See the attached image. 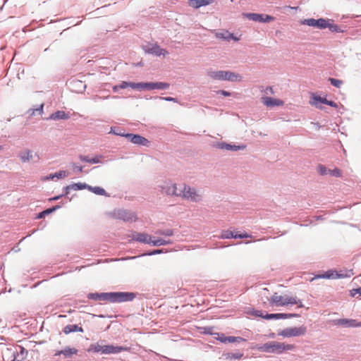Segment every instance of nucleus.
I'll return each instance as SVG.
<instances>
[{"label": "nucleus", "instance_id": "nucleus-46", "mask_svg": "<svg viewBox=\"0 0 361 361\" xmlns=\"http://www.w3.org/2000/svg\"><path fill=\"white\" fill-rule=\"evenodd\" d=\"M330 22L331 21L329 22V26H327L326 28H329L331 32H339L341 31L339 27L336 24L331 23Z\"/></svg>", "mask_w": 361, "mask_h": 361}, {"label": "nucleus", "instance_id": "nucleus-61", "mask_svg": "<svg viewBox=\"0 0 361 361\" xmlns=\"http://www.w3.org/2000/svg\"><path fill=\"white\" fill-rule=\"evenodd\" d=\"M254 315L257 316V317H262L263 318V314L262 313V312L260 311H255L254 312Z\"/></svg>", "mask_w": 361, "mask_h": 361}, {"label": "nucleus", "instance_id": "nucleus-42", "mask_svg": "<svg viewBox=\"0 0 361 361\" xmlns=\"http://www.w3.org/2000/svg\"><path fill=\"white\" fill-rule=\"evenodd\" d=\"M217 337L216 339L223 343H231V336H226L224 334H216Z\"/></svg>", "mask_w": 361, "mask_h": 361}, {"label": "nucleus", "instance_id": "nucleus-30", "mask_svg": "<svg viewBox=\"0 0 361 361\" xmlns=\"http://www.w3.org/2000/svg\"><path fill=\"white\" fill-rule=\"evenodd\" d=\"M173 243V241L170 239L166 240L164 238H157L154 240L151 239L150 245L153 246H161V245H171Z\"/></svg>", "mask_w": 361, "mask_h": 361}, {"label": "nucleus", "instance_id": "nucleus-57", "mask_svg": "<svg viewBox=\"0 0 361 361\" xmlns=\"http://www.w3.org/2000/svg\"><path fill=\"white\" fill-rule=\"evenodd\" d=\"M217 94H220L224 97H229L231 94V92L226 90H219L217 91Z\"/></svg>", "mask_w": 361, "mask_h": 361}, {"label": "nucleus", "instance_id": "nucleus-25", "mask_svg": "<svg viewBox=\"0 0 361 361\" xmlns=\"http://www.w3.org/2000/svg\"><path fill=\"white\" fill-rule=\"evenodd\" d=\"M18 157L23 163H27L34 157L33 153L30 149H25L18 154Z\"/></svg>", "mask_w": 361, "mask_h": 361}, {"label": "nucleus", "instance_id": "nucleus-29", "mask_svg": "<svg viewBox=\"0 0 361 361\" xmlns=\"http://www.w3.org/2000/svg\"><path fill=\"white\" fill-rule=\"evenodd\" d=\"M104 341H102L100 343H92L90 345L87 349L88 352H94V353H100L101 354H104V345H102Z\"/></svg>", "mask_w": 361, "mask_h": 361}, {"label": "nucleus", "instance_id": "nucleus-60", "mask_svg": "<svg viewBox=\"0 0 361 361\" xmlns=\"http://www.w3.org/2000/svg\"><path fill=\"white\" fill-rule=\"evenodd\" d=\"M327 105L336 108L338 106L337 104L333 101L328 100Z\"/></svg>", "mask_w": 361, "mask_h": 361}, {"label": "nucleus", "instance_id": "nucleus-40", "mask_svg": "<svg viewBox=\"0 0 361 361\" xmlns=\"http://www.w3.org/2000/svg\"><path fill=\"white\" fill-rule=\"evenodd\" d=\"M59 208H60L59 205H56V206H54V207H53L51 208H49L47 209H45V210H44L43 212H42L41 213L39 214L38 218H42L45 215L49 214L52 213L53 212L56 211V209H58Z\"/></svg>", "mask_w": 361, "mask_h": 361}, {"label": "nucleus", "instance_id": "nucleus-4", "mask_svg": "<svg viewBox=\"0 0 361 361\" xmlns=\"http://www.w3.org/2000/svg\"><path fill=\"white\" fill-rule=\"evenodd\" d=\"M111 215L114 219H120L125 222L132 223L137 220V216L135 212L123 209L114 210Z\"/></svg>", "mask_w": 361, "mask_h": 361}, {"label": "nucleus", "instance_id": "nucleus-37", "mask_svg": "<svg viewBox=\"0 0 361 361\" xmlns=\"http://www.w3.org/2000/svg\"><path fill=\"white\" fill-rule=\"evenodd\" d=\"M173 233H174L173 230L170 229V228L165 229V230L159 229L155 231V234L159 235H164V236H166V237L172 236L173 235Z\"/></svg>", "mask_w": 361, "mask_h": 361}, {"label": "nucleus", "instance_id": "nucleus-24", "mask_svg": "<svg viewBox=\"0 0 361 361\" xmlns=\"http://www.w3.org/2000/svg\"><path fill=\"white\" fill-rule=\"evenodd\" d=\"M90 300L109 301V293H91L87 295Z\"/></svg>", "mask_w": 361, "mask_h": 361}, {"label": "nucleus", "instance_id": "nucleus-32", "mask_svg": "<svg viewBox=\"0 0 361 361\" xmlns=\"http://www.w3.org/2000/svg\"><path fill=\"white\" fill-rule=\"evenodd\" d=\"M245 16L250 20L262 23V18L264 17V15L259 14V13H245Z\"/></svg>", "mask_w": 361, "mask_h": 361}, {"label": "nucleus", "instance_id": "nucleus-55", "mask_svg": "<svg viewBox=\"0 0 361 361\" xmlns=\"http://www.w3.org/2000/svg\"><path fill=\"white\" fill-rule=\"evenodd\" d=\"M72 166H73V169L75 170L77 172H78V173L82 172L83 167L82 166H78L75 164H73Z\"/></svg>", "mask_w": 361, "mask_h": 361}, {"label": "nucleus", "instance_id": "nucleus-33", "mask_svg": "<svg viewBox=\"0 0 361 361\" xmlns=\"http://www.w3.org/2000/svg\"><path fill=\"white\" fill-rule=\"evenodd\" d=\"M224 356L226 360H240L243 357V353L240 352L236 353H227L224 354Z\"/></svg>", "mask_w": 361, "mask_h": 361}, {"label": "nucleus", "instance_id": "nucleus-7", "mask_svg": "<svg viewBox=\"0 0 361 361\" xmlns=\"http://www.w3.org/2000/svg\"><path fill=\"white\" fill-rule=\"evenodd\" d=\"M307 328L305 326L288 327L283 329L279 333V336L284 338H290L303 336L306 334Z\"/></svg>", "mask_w": 361, "mask_h": 361}, {"label": "nucleus", "instance_id": "nucleus-3", "mask_svg": "<svg viewBox=\"0 0 361 361\" xmlns=\"http://www.w3.org/2000/svg\"><path fill=\"white\" fill-rule=\"evenodd\" d=\"M178 195L179 197L192 202H200L203 199V195L198 189L186 184L182 185L179 188Z\"/></svg>", "mask_w": 361, "mask_h": 361}, {"label": "nucleus", "instance_id": "nucleus-27", "mask_svg": "<svg viewBox=\"0 0 361 361\" xmlns=\"http://www.w3.org/2000/svg\"><path fill=\"white\" fill-rule=\"evenodd\" d=\"M216 36L219 39H225L226 41H230L231 39H233L235 41H238V39L235 37L233 33H230L228 31H223L221 32H217Z\"/></svg>", "mask_w": 361, "mask_h": 361}, {"label": "nucleus", "instance_id": "nucleus-22", "mask_svg": "<svg viewBox=\"0 0 361 361\" xmlns=\"http://www.w3.org/2000/svg\"><path fill=\"white\" fill-rule=\"evenodd\" d=\"M70 118V116L68 113H66L63 111H56V112L51 114L48 119L49 120H67Z\"/></svg>", "mask_w": 361, "mask_h": 361}, {"label": "nucleus", "instance_id": "nucleus-44", "mask_svg": "<svg viewBox=\"0 0 361 361\" xmlns=\"http://www.w3.org/2000/svg\"><path fill=\"white\" fill-rule=\"evenodd\" d=\"M329 81L330 82V83L337 87V88H340L341 86L343 84V81L341 80H338V79H336V78H329Z\"/></svg>", "mask_w": 361, "mask_h": 361}, {"label": "nucleus", "instance_id": "nucleus-59", "mask_svg": "<svg viewBox=\"0 0 361 361\" xmlns=\"http://www.w3.org/2000/svg\"><path fill=\"white\" fill-rule=\"evenodd\" d=\"M162 252H163L162 250H155L153 252L149 253L148 255H157V254H160V253H162Z\"/></svg>", "mask_w": 361, "mask_h": 361}, {"label": "nucleus", "instance_id": "nucleus-19", "mask_svg": "<svg viewBox=\"0 0 361 361\" xmlns=\"http://www.w3.org/2000/svg\"><path fill=\"white\" fill-rule=\"evenodd\" d=\"M249 235L245 233V234H237L234 233L233 232L231 231H224L221 233V235H220V238L221 239H229V238H248Z\"/></svg>", "mask_w": 361, "mask_h": 361}, {"label": "nucleus", "instance_id": "nucleus-53", "mask_svg": "<svg viewBox=\"0 0 361 361\" xmlns=\"http://www.w3.org/2000/svg\"><path fill=\"white\" fill-rule=\"evenodd\" d=\"M274 18V17L269 16V15H264V17L262 18V23H268L271 20H273Z\"/></svg>", "mask_w": 361, "mask_h": 361}, {"label": "nucleus", "instance_id": "nucleus-12", "mask_svg": "<svg viewBox=\"0 0 361 361\" xmlns=\"http://www.w3.org/2000/svg\"><path fill=\"white\" fill-rule=\"evenodd\" d=\"M126 138H128L132 143L139 145L148 147L149 145V141L137 134L127 133Z\"/></svg>", "mask_w": 361, "mask_h": 361}, {"label": "nucleus", "instance_id": "nucleus-36", "mask_svg": "<svg viewBox=\"0 0 361 361\" xmlns=\"http://www.w3.org/2000/svg\"><path fill=\"white\" fill-rule=\"evenodd\" d=\"M43 108H44V104H42L39 105V107H37L36 109H30L27 111V114H29L30 116H35L36 114H38L39 115H42L43 114Z\"/></svg>", "mask_w": 361, "mask_h": 361}, {"label": "nucleus", "instance_id": "nucleus-48", "mask_svg": "<svg viewBox=\"0 0 361 361\" xmlns=\"http://www.w3.org/2000/svg\"><path fill=\"white\" fill-rule=\"evenodd\" d=\"M318 172L320 175L322 176H324V175H326L329 173L328 172V170L326 166H323V165H319L318 166Z\"/></svg>", "mask_w": 361, "mask_h": 361}, {"label": "nucleus", "instance_id": "nucleus-49", "mask_svg": "<svg viewBox=\"0 0 361 361\" xmlns=\"http://www.w3.org/2000/svg\"><path fill=\"white\" fill-rule=\"evenodd\" d=\"M72 82H73L80 90H84L86 87L84 82L80 80H74Z\"/></svg>", "mask_w": 361, "mask_h": 361}, {"label": "nucleus", "instance_id": "nucleus-6", "mask_svg": "<svg viewBox=\"0 0 361 361\" xmlns=\"http://www.w3.org/2000/svg\"><path fill=\"white\" fill-rule=\"evenodd\" d=\"M170 84L164 82H136L135 90H166Z\"/></svg>", "mask_w": 361, "mask_h": 361}, {"label": "nucleus", "instance_id": "nucleus-38", "mask_svg": "<svg viewBox=\"0 0 361 361\" xmlns=\"http://www.w3.org/2000/svg\"><path fill=\"white\" fill-rule=\"evenodd\" d=\"M353 275V270H348L345 272L340 271L339 273L336 271V279H344L350 278Z\"/></svg>", "mask_w": 361, "mask_h": 361}, {"label": "nucleus", "instance_id": "nucleus-17", "mask_svg": "<svg viewBox=\"0 0 361 361\" xmlns=\"http://www.w3.org/2000/svg\"><path fill=\"white\" fill-rule=\"evenodd\" d=\"M224 80L229 82H240L243 80V77L238 73L230 71H225Z\"/></svg>", "mask_w": 361, "mask_h": 361}, {"label": "nucleus", "instance_id": "nucleus-51", "mask_svg": "<svg viewBox=\"0 0 361 361\" xmlns=\"http://www.w3.org/2000/svg\"><path fill=\"white\" fill-rule=\"evenodd\" d=\"M259 88H260L261 92H264L267 94H273L274 93L273 88L271 87H267L264 90V89L262 90V87H260Z\"/></svg>", "mask_w": 361, "mask_h": 361}, {"label": "nucleus", "instance_id": "nucleus-47", "mask_svg": "<svg viewBox=\"0 0 361 361\" xmlns=\"http://www.w3.org/2000/svg\"><path fill=\"white\" fill-rule=\"evenodd\" d=\"M230 340H231V343H240L246 341V339H245L242 337H240V336H231Z\"/></svg>", "mask_w": 361, "mask_h": 361}, {"label": "nucleus", "instance_id": "nucleus-62", "mask_svg": "<svg viewBox=\"0 0 361 361\" xmlns=\"http://www.w3.org/2000/svg\"><path fill=\"white\" fill-rule=\"evenodd\" d=\"M355 327H361V322H358L356 319H355L354 322V328Z\"/></svg>", "mask_w": 361, "mask_h": 361}, {"label": "nucleus", "instance_id": "nucleus-45", "mask_svg": "<svg viewBox=\"0 0 361 361\" xmlns=\"http://www.w3.org/2000/svg\"><path fill=\"white\" fill-rule=\"evenodd\" d=\"M329 173L332 176L334 177H341V171L338 169H329L328 170Z\"/></svg>", "mask_w": 361, "mask_h": 361}, {"label": "nucleus", "instance_id": "nucleus-64", "mask_svg": "<svg viewBox=\"0 0 361 361\" xmlns=\"http://www.w3.org/2000/svg\"><path fill=\"white\" fill-rule=\"evenodd\" d=\"M62 197L61 195H58V196H56L54 197H52V198H50L49 200L52 201V200H59V198H61Z\"/></svg>", "mask_w": 361, "mask_h": 361}, {"label": "nucleus", "instance_id": "nucleus-54", "mask_svg": "<svg viewBox=\"0 0 361 361\" xmlns=\"http://www.w3.org/2000/svg\"><path fill=\"white\" fill-rule=\"evenodd\" d=\"M79 159L81 161L91 164V158L87 156L80 155Z\"/></svg>", "mask_w": 361, "mask_h": 361}, {"label": "nucleus", "instance_id": "nucleus-8", "mask_svg": "<svg viewBox=\"0 0 361 361\" xmlns=\"http://www.w3.org/2000/svg\"><path fill=\"white\" fill-rule=\"evenodd\" d=\"M329 21H331V20L325 18H307L302 20L301 24L306 25L313 27H317L319 29H325L327 27V26H329Z\"/></svg>", "mask_w": 361, "mask_h": 361}, {"label": "nucleus", "instance_id": "nucleus-41", "mask_svg": "<svg viewBox=\"0 0 361 361\" xmlns=\"http://www.w3.org/2000/svg\"><path fill=\"white\" fill-rule=\"evenodd\" d=\"M109 133L114 134L116 135H118L121 137H126V134L124 132H122L121 130H120L118 128L116 127H111L109 131Z\"/></svg>", "mask_w": 361, "mask_h": 361}, {"label": "nucleus", "instance_id": "nucleus-43", "mask_svg": "<svg viewBox=\"0 0 361 361\" xmlns=\"http://www.w3.org/2000/svg\"><path fill=\"white\" fill-rule=\"evenodd\" d=\"M136 82L123 81L119 87L121 89H126L127 87H131L135 90Z\"/></svg>", "mask_w": 361, "mask_h": 361}, {"label": "nucleus", "instance_id": "nucleus-5", "mask_svg": "<svg viewBox=\"0 0 361 361\" xmlns=\"http://www.w3.org/2000/svg\"><path fill=\"white\" fill-rule=\"evenodd\" d=\"M135 294L130 292H111L109 293V301L111 302H123L132 301Z\"/></svg>", "mask_w": 361, "mask_h": 361}, {"label": "nucleus", "instance_id": "nucleus-23", "mask_svg": "<svg viewBox=\"0 0 361 361\" xmlns=\"http://www.w3.org/2000/svg\"><path fill=\"white\" fill-rule=\"evenodd\" d=\"M312 99V101L310 102L311 104L319 109H322V104H327L328 103V100L325 97L320 96L313 95Z\"/></svg>", "mask_w": 361, "mask_h": 361}, {"label": "nucleus", "instance_id": "nucleus-28", "mask_svg": "<svg viewBox=\"0 0 361 361\" xmlns=\"http://www.w3.org/2000/svg\"><path fill=\"white\" fill-rule=\"evenodd\" d=\"M83 332V329L81 326H79L77 324H68L66 325L63 329V332L65 334H68L73 332Z\"/></svg>", "mask_w": 361, "mask_h": 361}, {"label": "nucleus", "instance_id": "nucleus-52", "mask_svg": "<svg viewBox=\"0 0 361 361\" xmlns=\"http://www.w3.org/2000/svg\"><path fill=\"white\" fill-rule=\"evenodd\" d=\"M103 157L99 155V156H96L93 158H91V164H98V163H101V159Z\"/></svg>", "mask_w": 361, "mask_h": 361}, {"label": "nucleus", "instance_id": "nucleus-2", "mask_svg": "<svg viewBox=\"0 0 361 361\" xmlns=\"http://www.w3.org/2000/svg\"><path fill=\"white\" fill-rule=\"evenodd\" d=\"M269 300L271 306L284 307L289 305H297L298 307H303L301 300L296 297H290L286 295H281L276 293H275Z\"/></svg>", "mask_w": 361, "mask_h": 361}, {"label": "nucleus", "instance_id": "nucleus-34", "mask_svg": "<svg viewBox=\"0 0 361 361\" xmlns=\"http://www.w3.org/2000/svg\"><path fill=\"white\" fill-rule=\"evenodd\" d=\"M68 176L67 172L66 171H59L56 172L55 173H51L48 176L45 178L46 180H52L54 178H63Z\"/></svg>", "mask_w": 361, "mask_h": 361}, {"label": "nucleus", "instance_id": "nucleus-16", "mask_svg": "<svg viewBox=\"0 0 361 361\" xmlns=\"http://www.w3.org/2000/svg\"><path fill=\"white\" fill-rule=\"evenodd\" d=\"M262 102L267 107L279 106L283 105V102L279 99H275L269 97H262Z\"/></svg>", "mask_w": 361, "mask_h": 361}, {"label": "nucleus", "instance_id": "nucleus-63", "mask_svg": "<svg viewBox=\"0 0 361 361\" xmlns=\"http://www.w3.org/2000/svg\"><path fill=\"white\" fill-rule=\"evenodd\" d=\"M121 89L120 87H119V85H114L112 87V90L114 92H116L118 91V90Z\"/></svg>", "mask_w": 361, "mask_h": 361}, {"label": "nucleus", "instance_id": "nucleus-11", "mask_svg": "<svg viewBox=\"0 0 361 361\" xmlns=\"http://www.w3.org/2000/svg\"><path fill=\"white\" fill-rule=\"evenodd\" d=\"M129 237V241H137L142 243L149 244L151 243L152 236L145 233L133 232Z\"/></svg>", "mask_w": 361, "mask_h": 361}, {"label": "nucleus", "instance_id": "nucleus-56", "mask_svg": "<svg viewBox=\"0 0 361 361\" xmlns=\"http://www.w3.org/2000/svg\"><path fill=\"white\" fill-rule=\"evenodd\" d=\"M71 190H72V188L71 187V185L66 186L63 188V193L61 194L62 197L67 195L69 193Z\"/></svg>", "mask_w": 361, "mask_h": 361}, {"label": "nucleus", "instance_id": "nucleus-21", "mask_svg": "<svg viewBox=\"0 0 361 361\" xmlns=\"http://www.w3.org/2000/svg\"><path fill=\"white\" fill-rule=\"evenodd\" d=\"M214 0H188V5L194 8H199L201 6L212 4Z\"/></svg>", "mask_w": 361, "mask_h": 361}, {"label": "nucleus", "instance_id": "nucleus-31", "mask_svg": "<svg viewBox=\"0 0 361 361\" xmlns=\"http://www.w3.org/2000/svg\"><path fill=\"white\" fill-rule=\"evenodd\" d=\"M317 279H336V271L329 270L323 274H317L314 277H313L311 279V281H313Z\"/></svg>", "mask_w": 361, "mask_h": 361}, {"label": "nucleus", "instance_id": "nucleus-10", "mask_svg": "<svg viewBox=\"0 0 361 361\" xmlns=\"http://www.w3.org/2000/svg\"><path fill=\"white\" fill-rule=\"evenodd\" d=\"M161 192L171 196L179 197V189L177 185L171 181H166L160 185Z\"/></svg>", "mask_w": 361, "mask_h": 361}, {"label": "nucleus", "instance_id": "nucleus-18", "mask_svg": "<svg viewBox=\"0 0 361 361\" xmlns=\"http://www.w3.org/2000/svg\"><path fill=\"white\" fill-rule=\"evenodd\" d=\"M354 322L353 319H334L332 323L334 325L341 326L345 328L354 327Z\"/></svg>", "mask_w": 361, "mask_h": 361}, {"label": "nucleus", "instance_id": "nucleus-35", "mask_svg": "<svg viewBox=\"0 0 361 361\" xmlns=\"http://www.w3.org/2000/svg\"><path fill=\"white\" fill-rule=\"evenodd\" d=\"M88 190H90L98 195L108 196L105 190L99 186L92 187V186L89 185Z\"/></svg>", "mask_w": 361, "mask_h": 361}, {"label": "nucleus", "instance_id": "nucleus-1", "mask_svg": "<svg viewBox=\"0 0 361 361\" xmlns=\"http://www.w3.org/2000/svg\"><path fill=\"white\" fill-rule=\"evenodd\" d=\"M295 346L293 344H286L277 341H270L259 346L257 349L267 353L281 354L284 351L293 350Z\"/></svg>", "mask_w": 361, "mask_h": 361}, {"label": "nucleus", "instance_id": "nucleus-15", "mask_svg": "<svg viewBox=\"0 0 361 361\" xmlns=\"http://www.w3.org/2000/svg\"><path fill=\"white\" fill-rule=\"evenodd\" d=\"M129 348L114 345H105L104 349V355L118 354L123 351L129 350Z\"/></svg>", "mask_w": 361, "mask_h": 361}, {"label": "nucleus", "instance_id": "nucleus-50", "mask_svg": "<svg viewBox=\"0 0 361 361\" xmlns=\"http://www.w3.org/2000/svg\"><path fill=\"white\" fill-rule=\"evenodd\" d=\"M158 97H156L155 99H157ZM159 99L167 101V102H178V99L175 97H159Z\"/></svg>", "mask_w": 361, "mask_h": 361}, {"label": "nucleus", "instance_id": "nucleus-39", "mask_svg": "<svg viewBox=\"0 0 361 361\" xmlns=\"http://www.w3.org/2000/svg\"><path fill=\"white\" fill-rule=\"evenodd\" d=\"M71 187L72 188V190H83V189L88 190L89 185H87L86 183H76L71 184Z\"/></svg>", "mask_w": 361, "mask_h": 361}, {"label": "nucleus", "instance_id": "nucleus-20", "mask_svg": "<svg viewBox=\"0 0 361 361\" xmlns=\"http://www.w3.org/2000/svg\"><path fill=\"white\" fill-rule=\"evenodd\" d=\"M224 71H225L208 70L207 75L212 80L224 81Z\"/></svg>", "mask_w": 361, "mask_h": 361}, {"label": "nucleus", "instance_id": "nucleus-58", "mask_svg": "<svg viewBox=\"0 0 361 361\" xmlns=\"http://www.w3.org/2000/svg\"><path fill=\"white\" fill-rule=\"evenodd\" d=\"M355 293H358L360 295H361V287L352 290V296H355Z\"/></svg>", "mask_w": 361, "mask_h": 361}, {"label": "nucleus", "instance_id": "nucleus-26", "mask_svg": "<svg viewBox=\"0 0 361 361\" xmlns=\"http://www.w3.org/2000/svg\"><path fill=\"white\" fill-rule=\"evenodd\" d=\"M78 350L74 348H65L63 350H58L55 353V356L63 355L65 357H71L73 355H76Z\"/></svg>", "mask_w": 361, "mask_h": 361}, {"label": "nucleus", "instance_id": "nucleus-9", "mask_svg": "<svg viewBox=\"0 0 361 361\" xmlns=\"http://www.w3.org/2000/svg\"><path fill=\"white\" fill-rule=\"evenodd\" d=\"M142 49L145 53L154 55L157 56H165L169 54V52L166 49L161 48L157 44H147L145 46H143Z\"/></svg>", "mask_w": 361, "mask_h": 361}, {"label": "nucleus", "instance_id": "nucleus-14", "mask_svg": "<svg viewBox=\"0 0 361 361\" xmlns=\"http://www.w3.org/2000/svg\"><path fill=\"white\" fill-rule=\"evenodd\" d=\"M216 147L221 149H225L228 151L236 152L239 150H243L246 148V145L244 144L241 145H233L226 142H219Z\"/></svg>", "mask_w": 361, "mask_h": 361}, {"label": "nucleus", "instance_id": "nucleus-13", "mask_svg": "<svg viewBox=\"0 0 361 361\" xmlns=\"http://www.w3.org/2000/svg\"><path fill=\"white\" fill-rule=\"evenodd\" d=\"M299 314L293 313H271L266 314L263 316V319L267 320L270 319H285L293 317H298Z\"/></svg>", "mask_w": 361, "mask_h": 361}]
</instances>
